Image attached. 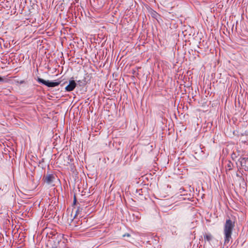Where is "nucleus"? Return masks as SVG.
<instances>
[{"label":"nucleus","mask_w":248,"mask_h":248,"mask_svg":"<svg viewBox=\"0 0 248 248\" xmlns=\"http://www.w3.org/2000/svg\"><path fill=\"white\" fill-rule=\"evenodd\" d=\"M123 237H125V236H127V237H129L130 236V234L129 233H126V234H124L123 235Z\"/></svg>","instance_id":"1a4fd4ad"},{"label":"nucleus","mask_w":248,"mask_h":248,"mask_svg":"<svg viewBox=\"0 0 248 248\" xmlns=\"http://www.w3.org/2000/svg\"><path fill=\"white\" fill-rule=\"evenodd\" d=\"M234 227V222L229 219L226 221L224 227V233L225 235L224 244L229 243L231 239L232 230Z\"/></svg>","instance_id":"f257e3e1"},{"label":"nucleus","mask_w":248,"mask_h":248,"mask_svg":"<svg viewBox=\"0 0 248 248\" xmlns=\"http://www.w3.org/2000/svg\"><path fill=\"white\" fill-rule=\"evenodd\" d=\"M24 83V80H21L20 82H19V83L20 84H23Z\"/></svg>","instance_id":"f8f14e48"},{"label":"nucleus","mask_w":248,"mask_h":248,"mask_svg":"<svg viewBox=\"0 0 248 248\" xmlns=\"http://www.w3.org/2000/svg\"><path fill=\"white\" fill-rule=\"evenodd\" d=\"M108 104H110V107L114 108L115 107V104L112 103V102L111 100H108V102L107 103Z\"/></svg>","instance_id":"0eeeda50"},{"label":"nucleus","mask_w":248,"mask_h":248,"mask_svg":"<svg viewBox=\"0 0 248 248\" xmlns=\"http://www.w3.org/2000/svg\"><path fill=\"white\" fill-rule=\"evenodd\" d=\"M241 166L245 170H248V158L241 157L238 160Z\"/></svg>","instance_id":"7ed1b4c3"},{"label":"nucleus","mask_w":248,"mask_h":248,"mask_svg":"<svg viewBox=\"0 0 248 248\" xmlns=\"http://www.w3.org/2000/svg\"><path fill=\"white\" fill-rule=\"evenodd\" d=\"M212 236L210 234L206 235L205 236V239L208 241H210L212 239Z\"/></svg>","instance_id":"423d86ee"},{"label":"nucleus","mask_w":248,"mask_h":248,"mask_svg":"<svg viewBox=\"0 0 248 248\" xmlns=\"http://www.w3.org/2000/svg\"><path fill=\"white\" fill-rule=\"evenodd\" d=\"M76 85L77 84L74 80H71L69 84L65 87V90L68 92L72 91L75 88Z\"/></svg>","instance_id":"20e7f679"},{"label":"nucleus","mask_w":248,"mask_h":248,"mask_svg":"<svg viewBox=\"0 0 248 248\" xmlns=\"http://www.w3.org/2000/svg\"><path fill=\"white\" fill-rule=\"evenodd\" d=\"M228 167L229 168V170H231V169H232V168H231V166L230 163H229V164H228Z\"/></svg>","instance_id":"9d476101"},{"label":"nucleus","mask_w":248,"mask_h":248,"mask_svg":"<svg viewBox=\"0 0 248 248\" xmlns=\"http://www.w3.org/2000/svg\"><path fill=\"white\" fill-rule=\"evenodd\" d=\"M37 81L40 83L47 86L48 87H54L59 85L60 83V82L59 81L52 82L49 80L46 81L39 78H37Z\"/></svg>","instance_id":"f03ea898"},{"label":"nucleus","mask_w":248,"mask_h":248,"mask_svg":"<svg viewBox=\"0 0 248 248\" xmlns=\"http://www.w3.org/2000/svg\"><path fill=\"white\" fill-rule=\"evenodd\" d=\"M4 81V79L0 77V82H3Z\"/></svg>","instance_id":"9b49d317"},{"label":"nucleus","mask_w":248,"mask_h":248,"mask_svg":"<svg viewBox=\"0 0 248 248\" xmlns=\"http://www.w3.org/2000/svg\"><path fill=\"white\" fill-rule=\"evenodd\" d=\"M53 176L51 174L47 175L44 178L45 181L47 184L51 183L53 181Z\"/></svg>","instance_id":"39448f33"},{"label":"nucleus","mask_w":248,"mask_h":248,"mask_svg":"<svg viewBox=\"0 0 248 248\" xmlns=\"http://www.w3.org/2000/svg\"><path fill=\"white\" fill-rule=\"evenodd\" d=\"M153 14V17H156V16H157V13H156V12H155V11L153 13V14Z\"/></svg>","instance_id":"6e6552de"}]
</instances>
